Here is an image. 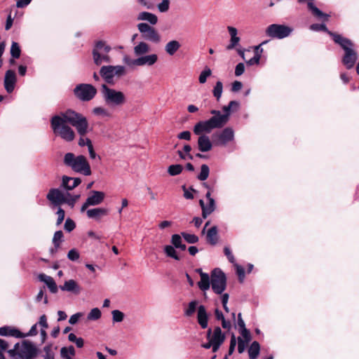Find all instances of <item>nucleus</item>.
<instances>
[{
    "label": "nucleus",
    "mask_w": 359,
    "mask_h": 359,
    "mask_svg": "<svg viewBox=\"0 0 359 359\" xmlns=\"http://www.w3.org/2000/svg\"><path fill=\"white\" fill-rule=\"evenodd\" d=\"M67 123L74 126L81 136H85L88 132V122L81 114L67 110L60 115H55L51 118L50 127L55 135L65 142H72L76 136L74 130Z\"/></svg>",
    "instance_id": "f257e3e1"
},
{
    "label": "nucleus",
    "mask_w": 359,
    "mask_h": 359,
    "mask_svg": "<svg viewBox=\"0 0 359 359\" xmlns=\"http://www.w3.org/2000/svg\"><path fill=\"white\" fill-rule=\"evenodd\" d=\"M238 103L236 101H231L227 106L223 107L224 114L219 111L212 110L211 114L214 116L209 120L197 123L194 132L196 135H201L203 133H209L212 129L222 127L229 120L231 109L236 110Z\"/></svg>",
    "instance_id": "f03ea898"
},
{
    "label": "nucleus",
    "mask_w": 359,
    "mask_h": 359,
    "mask_svg": "<svg viewBox=\"0 0 359 359\" xmlns=\"http://www.w3.org/2000/svg\"><path fill=\"white\" fill-rule=\"evenodd\" d=\"M331 34L334 43L339 44L344 50V54L341 59L342 64L348 69L353 68L358 60V53L354 49L355 44L349 39L345 38L339 34Z\"/></svg>",
    "instance_id": "7ed1b4c3"
},
{
    "label": "nucleus",
    "mask_w": 359,
    "mask_h": 359,
    "mask_svg": "<svg viewBox=\"0 0 359 359\" xmlns=\"http://www.w3.org/2000/svg\"><path fill=\"white\" fill-rule=\"evenodd\" d=\"M64 163L76 172L86 176L91 175L90 165L83 155L75 156L73 153H67L64 156Z\"/></svg>",
    "instance_id": "20e7f679"
},
{
    "label": "nucleus",
    "mask_w": 359,
    "mask_h": 359,
    "mask_svg": "<svg viewBox=\"0 0 359 359\" xmlns=\"http://www.w3.org/2000/svg\"><path fill=\"white\" fill-rule=\"evenodd\" d=\"M11 358H15L18 355L21 359H34L39 353L35 344L29 341H24L21 344L17 343L13 349L8 351Z\"/></svg>",
    "instance_id": "39448f33"
},
{
    "label": "nucleus",
    "mask_w": 359,
    "mask_h": 359,
    "mask_svg": "<svg viewBox=\"0 0 359 359\" xmlns=\"http://www.w3.org/2000/svg\"><path fill=\"white\" fill-rule=\"evenodd\" d=\"M211 288L217 294H222L226 287V277L219 269H215L211 273Z\"/></svg>",
    "instance_id": "423d86ee"
},
{
    "label": "nucleus",
    "mask_w": 359,
    "mask_h": 359,
    "mask_svg": "<svg viewBox=\"0 0 359 359\" xmlns=\"http://www.w3.org/2000/svg\"><path fill=\"white\" fill-rule=\"evenodd\" d=\"M100 74L107 83H114L115 78L118 79L125 74V67L123 66H103Z\"/></svg>",
    "instance_id": "0eeeda50"
},
{
    "label": "nucleus",
    "mask_w": 359,
    "mask_h": 359,
    "mask_svg": "<svg viewBox=\"0 0 359 359\" xmlns=\"http://www.w3.org/2000/svg\"><path fill=\"white\" fill-rule=\"evenodd\" d=\"M293 29L287 25L272 24L266 29V36L274 39H284L290 35Z\"/></svg>",
    "instance_id": "6e6552de"
},
{
    "label": "nucleus",
    "mask_w": 359,
    "mask_h": 359,
    "mask_svg": "<svg viewBox=\"0 0 359 359\" xmlns=\"http://www.w3.org/2000/svg\"><path fill=\"white\" fill-rule=\"evenodd\" d=\"M62 189H50L46 196L47 199L55 206L60 207L62 204H67L68 191H65Z\"/></svg>",
    "instance_id": "1a4fd4ad"
},
{
    "label": "nucleus",
    "mask_w": 359,
    "mask_h": 359,
    "mask_svg": "<svg viewBox=\"0 0 359 359\" xmlns=\"http://www.w3.org/2000/svg\"><path fill=\"white\" fill-rule=\"evenodd\" d=\"M103 98L109 107H116L125 102V95L121 91H102Z\"/></svg>",
    "instance_id": "9d476101"
},
{
    "label": "nucleus",
    "mask_w": 359,
    "mask_h": 359,
    "mask_svg": "<svg viewBox=\"0 0 359 359\" xmlns=\"http://www.w3.org/2000/svg\"><path fill=\"white\" fill-rule=\"evenodd\" d=\"M105 198V194L102 191H92L90 195L88 196L85 203L81 208V212L86 210L89 206H95L101 204Z\"/></svg>",
    "instance_id": "9b49d317"
},
{
    "label": "nucleus",
    "mask_w": 359,
    "mask_h": 359,
    "mask_svg": "<svg viewBox=\"0 0 359 359\" xmlns=\"http://www.w3.org/2000/svg\"><path fill=\"white\" fill-rule=\"evenodd\" d=\"M137 27L144 39L153 41H157V33L154 28L144 22L140 23Z\"/></svg>",
    "instance_id": "f8f14e48"
},
{
    "label": "nucleus",
    "mask_w": 359,
    "mask_h": 359,
    "mask_svg": "<svg viewBox=\"0 0 359 359\" xmlns=\"http://www.w3.org/2000/svg\"><path fill=\"white\" fill-rule=\"evenodd\" d=\"M214 344L213 352H217L225 340V335L219 327H216L210 338Z\"/></svg>",
    "instance_id": "ddd939ff"
},
{
    "label": "nucleus",
    "mask_w": 359,
    "mask_h": 359,
    "mask_svg": "<svg viewBox=\"0 0 359 359\" xmlns=\"http://www.w3.org/2000/svg\"><path fill=\"white\" fill-rule=\"evenodd\" d=\"M314 0H298L299 3H303L304 1L307 2L308 9L311 12L312 15L318 18L321 19L323 21H327L330 15L324 13L319 8H318L313 4Z\"/></svg>",
    "instance_id": "4468645a"
},
{
    "label": "nucleus",
    "mask_w": 359,
    "mask_h": 359,
    "mask_svg": "<svg viewBox=\"0 0 359 359\" xmlns=\"http://www.w3.org/2000/svg\"><path fill=\"white\" fill-rule=\"evenodd\" d=\"M102 48L105 53H108L111 50V48L109 46H106L104 42L102 41H99L95 43V48L93 50V60L97 65H100L102 62V60L101 59V54L99 53V50H102Z\"/></svg>",
    "instance_id": "2eb2a0df"
},
{
    "label": "nucleus",
    "mask_w": 359,
    "mask_h": 359,
    "mask_svg": "<svg viewBox=\"0 0 359 359\" xmlns=\"http://www.w3.org/2000/svg\"><path fill=\"white\" fill-rule=\"evenodd\" d=\"M86 215L89 219L100 221L102 217L107 216L109 214V210L105 208H94L91 209H86Z\"/></svg>",
    "instance_id": "dca6fc26"
},
{
    "label": "nucleus",
    "mask_w": 359,
    "mask_h": 359,
    "mask_svg": "<svg viewBox=\"0 0 359 359\" xmlns=\"http://www.w3.org/2000/svg\"><path fill=\"white\" fill-rule=\"evenodd\" d=\"M81 180L79 177H70L67 176H63L62 179V184L60 187L66 190V191L74 189L76 187Z\"/></svg>",
    "instance_id": "f3484780"
},
{
    "label": "nucleus",
    "mask_w": 359,
    "mask_h": 359,
    "mask_svg": "<svg viewBox=\"0 0 359 359\" xmlns=\"http://www.w3.org/2000/svg\"><path fill=\"white\" fill-rule=\"evenodd\" d=\"M197 320L202 329H205L208 325V315L203 305H200L197 311Z\"/></svg>",
    "instance_id": "a211bd4d"
},
{
    "label": "nucleus",
    "mask_w": 359,
    "mask_h": 359,
    "mask_svg": "<svg viewBox=\"0 0 359 359\" xmlns=\"http://www.w3.org/2000/svg\"><path fill=\"white\" fill-rule=\"evenodd\" d=\"M218 138L219 140V144L225 145L229 142L233 140L234 132L231 128H226L218 135Z\"/></svg>",
    "instance_id": "6ab92c4d"
},
{
    "label": "nucleus",
    "mask_w": 359,
    "mask_h": 359,
    "mask_svg": "<svg viewBox=\"0 0 359 359\" xmlns=\"http://www.w3.org/2000/svg\"><path fill=\"white\" fill-rule=\"evenodd\" d=\"M16 83V74L14 70L6 71L4 78V87L6 90H14Z\"/></svg>",
    "instance_id": "aec40b11"
},
{
    "label": "nucleus",
    "mask_w": 359,
    "mask_h": 359,
    "mask_svg": "<svg viewBox=\"0 0 359 359\" xmlns=\"http://www.w3.org/2000/svg\"><path fill=\"white\" fill-rule=\"evenodd\" d=\"M60 288L62 291L72 292L75 294H79L81 292V287L74 280H66L63 285H60Z\"/></svg>",
    "instance_id": "412c9836"
},
{
    "label": "nucleus",
    "mask_w": 359,
    "mask_h": 359,
    "mask_svg": "<svg viewBox=\"0 0 359 359\" xmlns=\"http://www.w3.org/2000/svg\"><path fill=\"white\" fill-rule=\"evenodd\" d=\"M198 147L200 151L207 152L212 149V144L208 136L202 135L198 139Z\"/></svg>",
    "instance_id": "4be33fe9"
},
{
    "label": "nucleus",
    "mask_w": 359,
    "mask_h": 359,
    "mask_svg": "<svg viewBox=\"0 0 359 359\" xmlns=\"http://www.w3.org/2000/svg\"><path fill=\"white\" fill-rule=\"evenodd\" d=\"M1 336H10L15 338H23V334L20 331L13 327L4 326L0 327Z\"/></svg>",
    "instance_id": "5701e85b"
},
{
    "label": "nucleus",
    "mask_w": 359,
    "mask_h": 359,
    "mask_svg": "<svg viewBox=\"0 0 359 359\" xmlns=\"http://www.w3.org/2000/svg\"><path fill=\"white\" fill-rule=\"evenodd\" d=\"M39 279L40 281L43 282L47 285L49 290L52 293L55 294L57 292V286L54 279L51 276H47L44 273H41L39 276Z\"/></svg>",
    "instance_id": "b1692460"
},
{
    "label": "nucleus",
    "mask_w": 359,
    "mask_h": 359,
    "mask_svg": "<svg viewBox=\"0 0 359 359\" xmlns=\"http://www.w3.org/2000/svg\"><path fill=\"white\" fill-rule=\"evenodd\" d=\"M157 60V55L154 54L151 55H146L140 57L133 60V64L135 65H144L148 64L149 65H153Z\"/></svg>",
    "instance_id": "393cba45"
},
{
    "label": "nucleus",
    "mask_w": 359,
    "mask_h": 359,
    "mask_svg": "<svg viewBox=\"0 0 359 359\" xmlns=\"http://www.w3.org/2000/svg\"><path fill=\"white\" fill-rule=\"evenodd\" d=\"M266 43H267V41H265L262 42L261 44H259V46L255 47V55L253 57H252L249 60L246 61L247 65H258L259 63V61L261 59V53L263 51L262 48L260 49V46Z\"/></svg>",
    "instance_id": "a878e982"
},
{
    "label": "nucleus",
    "mask_w": 359,
    "mask_h": 359,
    "mask_svg": "<svg viewBox=\"0 0 359 359\" xmlns=\"http://www.w3.org/2000/svg\"><path fill=\"white\" fill-rule=\"evenodd\" d=\"M207 241L212 245H215L218 241V231L216 226L209 229L206 234Z\"/></svg>",
    "instance_id": "bb28decb"
},
{
    "label": "nucleus",
    "mask_w": 359,
    "mask_h": 359,
    "mask_svg": "<svg viewBox=\"0 0 359 359\" xmlns=\"http://www.w3.org/2000/svg\"><path fill=\"white\" fill-rule=\"evenodd\" d=\"M198 285L202 291L205 292L209 290L211 285V276L210 277L208 273H202Z\"/></svg>",
    "instance_id": "cd10ccee"
},
{
    "label": "nucleus",
    "mask_w": 359,
    "mask_h": 359,
    "mask_svg": "<svg viewBox=\"0 0 359 359\" xmlns=\"http://www.w3.org/2000/svg\"><path fill=\"white\" fill-rule=\"evenodd\" d=\"M97 91H74L75 96L81 101L87 102L92 100Z\"/></svg>",
    "instance_id": "c85d7f7f"
},
{
    "label": "nucleus",
    "mask_w": 359,
    "mask_h": 359,
    "mask_svg": "<svg viewBox=\"0 0 359 359\" xmlns=\"http://www.w3.org/2000/svg\"><path fill=\"white\" fill-rule=\"evenodd\" d=\"M260 353V345L259 344L255 341H253L249 347L248 349V355L250 359H256Z\"/></svg>",
    "instance_id": "c756f323"
},
{
    "label": "nucleus",
    "mask_w": 359,
    "mask_h": 359,
    "mask_svg": "<svg viewBox=\"0 0 359 359\" xmlns=\"http://www.w3.org/2000/svg\"><path fill=\"white\" fill-rule=\"evenodd\" d=\"M137 19L139 20L148 21L152 25H155L157 22V16L148 12L140 13L138 15Z\"/></svg>",
    "instance_id": "7c9ffc66"
},
{
    "label": "nucleus",
    "mask_w": 359,
    "mask_h": 359,
    "mask_svg": "<svg viewBox=\"0 0 359 359\" xmlns=\"http://www.w3.org/2000/svg\"><path fill=\"white\" fill-rule=\"evenodd\" d=\"M216 208V204L215 199L210 200L208 203L205 205V208H203V212H202V217L203 219L207 218L210 214H212Z\"/></svg>",
    "instance_id": "2f4dec72"
},
{
    "label": "nucleus",
    "mask_w": 359,
    "mask_h": 359,
    "mask_svg": "<svg viewBox=\"0 0 359 359\" xmlns=\"http://www.w3.org/2000/svg\"><path fill=\"white\" fill-rule=\"evenodd\" d=\"M180 44L177 41H169L165 46V51L170 55H173L180 48Z\"/></svg>",
    "instance_id": "473e14b6"
},
{
    "label": "nucleus",
    "mask_w": 359,
    "mask_h": 359,
    "mask_svg": "<svg viewBox=\"0 0 359 359\" xmlns=\"http://www.w3.org/2000/svg\"><path fill=\"white\" fill-rule=\"evenodd\" d=\"M61 355L65 359H72L75 355V350L74 346L62 347L60 350Z\"/></svg>",
    "instance_id": "72a5a7b5"
},
{
    "label": "nucleus",
    "mask_w": 359,
    "mask_h": 359,
    "mask_svg": "<svg viewBox=\"0 0 359 359\" xmlns=\"http://www.w3.org/2000/svg\"><path fill=\"white\" fill-rule=\"evenodd\" d=\"M149 46L144 42H140L134 48L136 55H141L149 52Z\"/></svg>",
    "instance_id": "f704fd0d"
},
{
    "label": "nucleus",
    "mask_w": 359,
    "mask_h": 359,
    "mask_svg": "<svg viewBox=\"0 0 359 359\" xmlns=\"http://www.w3.org/2000/svg\"><path fill=\"white\" fill-rule=\"evenodd\" d=\"M209 174H210V168H209L208 165H207L206 164H203L201 166V172H200L199 175H198L197 178L200 181H205V180L208 179Z\"/></svg>",
    "instance_id": "c9c22d12"
},
{
    "label": "nucleus",
    "mask_w": 359,
    "mask_h": 359,
    "mask_svg": "<svg viewBox=\"0 0 359 359\" xmlns=\"http://www.w3.org/2000/svg\"><path fill=\"white\" fill-rule=\"evenodd\" d=\"M183 170V166L180 164L171 165L168 168V172L171 176L180 175Z\"/></svg>",
    "instance_id": "e433bc0d"
},
{
    "label": "nucleus",
    "mask_w": 359,
    "mask_h": 359,
    "mask_svg": "<svg viewBox=\"0 0 359 359\" xmlns=\"http://www.w3.org/2000/svg\"><path fill=\"white\" fill-rule=\"evenodd\" d=\"M181 236L183 237L186 242L190 244L196 243L199 240L198 237L193 233L182 232Z\"/></svg>",
    "instance_id": "4c0bfd02"
},
{
    "label": "nucleus",
    "mask_w": 359,
    "mask_h": 359,
    "mask_svg": "<svg viewBox=\"0 0 359 359\" xmlns=\"http://www.w3.org/2000/svg\"><path fill=\"white\" fill-rule=\"evenodd\" d=\"M21 50L17 42H13L11 47V55L12 57L18 59L20 57Z\"/></svg>",
    "instance_id": "58836bf2"
},
{
    "label": "nucleus",
    "mask_w": 359,
    "mask_h": 359,
    "mask_svg": "<svg viewBox=\"0 0 359 359\" xmlns=\"http://www.w3.org/2000/svg\"><path fill=\"white\" fill-rule=\"evenodd\" d=\"M198 302L196 300L191 301L189 303L187 309L184 311V315L186 316H191L196 309Z\"/></svg>",
    "instance_id": "ea45409f"
},
{
    "label": "nucleus",
    "mask_w": 359,
    "mask_h": 359,
    "mask_svg": "<svg viewBox=\"0 0 359 359\" xmlns=\"http://www.w3.org/2000/svg\"><path fill=\"white\" fill-rule=\"evenodd\" d=\"M101 311L98 308H94L88 313L87 318L89 320H96L100 318Z\"/></svg>",
    "instance_id": "a19ab883"
},
{
    "label": "nucleus",
    "mask_w": 359,
    "mask_h": 359,
    "mask_svg": "<svg viewBox=\"0 0 359 359\" xmlns=\"http://www.w3.org/2000/svg\"><path fill=\"white\" fill-rule=\"evenodd\" d=\"M63 233L62 231H57L53 238V243L55 248L57 249L60 247V243L62 241Z\"/></svg>",
    "instance_id": "79ce46f5"
},
{
    "label": "nucleus",
    "mask_w": 359,
    "mask_h": 359,
    "mask_svg": "<svg viewBox=\"0 0 359 359\" xmlns=\"http://www.w3.org/2000/svg\"><path fill=\"white\" fill-rule=\"evenodd\" d=\"M113 323H121L124 319V313L119 310H113L111 311Z\"/></svg>",
    "instance_id": "37998d69"
},
{
    "label": "nucleus",
    "mask_w": 359,
    "mask_h": 359,
    "mask_svg": "<svg viewBox=\"0 0 359 359\" xmlns=\"http://www.w3.org/2000/svg\"><path fill=\"white\" fill-rule=\"evenodd\" d=\"M165 254L175 260H180V257L177 254L176 250H175L174 247L172 245H167L165 248Z\"/></svg>",
    "instance_id": "c03bdc74"
},
{
    "label": "nucleus",
    "mask_w": 359,
    "mask_h": 359,
    "mask_svg": "<svg viewBox=\"0 0 359 359\" xmlns=\"http://www.w3.org/2000/svg\"><path fill=\"white\" fill-rule=\"evenodd\" d=\"M310 29L313 31H323V32H327L331 36H332L331 34H334V32L329 31L325 24H317V23L312 24L310 26Z\"/></svg>",
    "instance_id": "a18cd8bd"
},
{
    "label": "nucleus",
    "mask_w": 359,
    "mask_h": 359,
    "mask_svg": "<svg viewBox=\"0 0 359 359\" xmlns=\"http://www.w3.org/2000/svg\"><path fill=\"white\" fill-rule=\"evenodd\" d=\"M79 198H80V194L72 195L68 192L67 193V204L71 208H73Z\"/></svg>",
    "instance_id": "49530a36"
},
{
    "label": "nucleus",
    "mask_w": 359,
    "mask_h": 359,
    "mask_svg": "<svg viewBox=\"0 0 359 359\" xmlns=\"http://www.w3.org/2000/svg\"><path fill=\"white\" fill-rule=\"evenodd\" d=\"M93 112L95 115L102 117L110 116V113L106 109L100 107L94 108Z\"/></svg>",
    "instance_id": "de8ad7c7"
},
{
    "label": "nucleus",
    "mask_w": 359,
    "mask_h": 359,
    "mask_svg": "<svg viewBox=\"0 0 359 359\" xmlns=\"http://www.w3.org/2000/svg\"><path fill=\"white\" fill-rule=\"evenodd\" d=\"M211 69L210 68H205L199 75L198 81L201 83H204L207 78L211 75Z\"/></svg>",
    "instance_id": "09e8293b"
},
{
    "label": "nucleus",
    "mask_w": 359,
    "mask_h": 359,
    "mask_svg": "<svg viewBox=\"0 0 359 359\" xmlns=\"http://www.w3.org/2000/svg\"><path fill=\"white\" fill-rule=\"evenodd\" d=\"M224 253L225 256L227 257L229 262H231L233 264L236 263L235 257H234L229 247H228V246L224 247Z\"/></svg>",
    "instance_id": "8fccbe9b"
},
{
    "label": "nucleus",
    "mask_w": 359,
    "mask_h": 359,
    "mask_svg": "<svg viewBox=\"0 0 359 359\" xmlns=\"http://www.w3.org/2000/svg\"><path fill=\"white\" fill-rule=\"evenodd\" d=\"M233 265L236 269V273L238 276L239 280L242 282L245 278V270L243 266L238 264L236 262L233 264Z\"/></svg>",
    "instance_id": "3c124183"
},
{
    "label": "nucleus",
    "mask_w": 359,
    "mask_h": 359,
    "mask_svg": "<svg viewBox=\"0 0 359 359\" xmlns=\"http://www.w3.org/2000/svg\"><path fill=\"white\" fill-rule=\"evenodd\" d=\"M76 226L75 222L70 218H67L65 221L64 229L68 232H71Z\"/></svg>",
    "instance_id": "603ef678"
},
{
    "label": "nucleus",
    "mask_w": 359,
    "mask_h": 359,
    "mask_svg": "<svg viewBox=\"0 0 359 359\" xmlns=\"http://www.w3.org/2000/svg\"><path fill=\"white\" fill-rule=\"evenodd\" d=\"M56 214L57 215L56 225L59 226L62 224V222H63V220L65 219V210L63 209H62L60 206L57 209Z\"/></svg>",
    "instance_id": "864d4df0"
},
{
    "label": "nucleus",
    "mask_w": 359,
    "mask_h": 359,
    "mask_svg": "<svg viewBox=\"0 0 359 359\" xmlns=\"http://www.w3.org/2000/svg\"><path fill=\"white\" fill-rule=\"evenodd\" d=\"M67 257L71 261H76L79 258V253L76 249H72L68 252Z\"/></svg>",
    "instance_id": "5fc2aeb1"
},
{
    "label": "nucleus",
    "mask_w": 359,
    "mask_h": 359,
    "mask_svg": "<svg viewBox=\"0 0 359 359\" xmlns=\"http://www.w3.org/2000/svg\"><path fill=\"white\" fill-rule=\"evenodd\" d=\"M8 344L4 339H0V359H6L4 352L7 350Z\"/></svg>",
    "instance_id": "6e6d98bb"
},
{
    "label": "nucleus",
    "mask_w": 359,
    "mask_h": 359,
    "mask_svg": "<svg viewBox=\"0 0 359 359\" xmlns=\"http://www.w3.org/2000/svg\"><path fill=\"white\" fill-rule=\"evenodd\" d=\"M248 344V343L245 342L241 337H238V351L239 353H242L245 351Z\"/></svg>",
    "instance_id": "4d7b16f0"
},
{
    "label": "nucleus",
    "mask_w": 359,
    "mask_h": 359,
    "mask_svg": "<svg viewBox=\"0 0 359 359\" xmlns=\"http://www.w3.org/2000/svg\"><path fill=\"white\" fill-rule=\"evenodd\" d=\"M240 334L241 335V337L244 340L245 342L249 343L251 341V334L248 329L240 330Z\"/></svg>",
    "instance_id": "13d9d810"
},
{
    "label": "nucleus",
    "mask_w": 359,
    "mask_h": 359,
    "mask_svg": "<svg viewBox=\"0 0 359 359\" xmlns=\"http://www.w3.org/2000/svg\"><path fill=\"white\" fill-rule=\"evenodd\" d=\"M169 0H163L161 3L158 4V11L166 12L169 9Z\"/></svg>",
    "instance_id": "bf43d9fd"
},
{
    "label": "nucleus",
    "mask_w": 359,
    "mask_h": 359,
    "mask_svg": "<svg viewBox=\"0 0 359 359\" xmlns=\"http://www.w3.org/2000/svg\"><path fill=\"white\" fill-rule=\"evenodd\" d=\"M171 243L175 248H177L182 242L181 236L179 234H174L172 236Z\"/></svg>",
    "instance_id": "052dcab7"
},
{
    "label": "nucleus",
    "mask_w": 359,
    "mask_h": 359,
    "mask_svg": "<svg viewBox=\"0 0 359 359\" xmlns=\"http://www.w3.org/2000/svg\"><path fill=\"white\" fill-rule=\"evenodd\" d=\"M43 351L46 353V355H44V359H55L54 353L52 351L50 346H46L43 348Z\"/></svg>",
    "instance_id": "680f3d73"
},
{
    "label": "nucleus",
    "mask_w": 359,
    "mask_h": 359,
    "mask_svg": "<svg viewBox=\"0 0 359 359\" xmlns=\"http://www.w3.org/2000/svg\"><path fill=\"white\" fill-rule=\"evenodd\" d=\"M79 145L81 147L87 146L88 148L90 147V145H93L91 140L88 137H84V136H81L79 141Z\"/></svg>",
    "instance_id": "e2e57ef3"
},
{
    "label": "nucleus",
    "mask_w": 359,
    "mask_h": 359,
    "mask_svg": "<svg viewBox=\"0 0 359 359\" xmlns=\"http://www.w3.org/2000/svg\"><path fill=\"white\" fill-rule=\"evenodd\" d=\"M236 346V338L235 335L233 334L231 337L230 346H229V355H231L233 353Z\"/></svg>",
    "instance_id": "0e129e2a"
},
{
    "label": "nucleus",
    "mask_w": 359,
    "mask_h": 359,
    "mask_svg": "<svg viewBox=\"0 0 359 359\" xmlns=\"http://www.w3.org/2000/svg\"><path fill=\"white\" fill-rule=\"evenodd\" d=\"M74 90H96L91 84L81 83L77 85Z\"/></svg>",
    "instance_id": "69168bd1"
},
{
    "label": "nucleus",
    "mask_w": 359,
    "mask_h": 359,
    "mask_svg": "<svg viewBox=\"0 0 359 359\" xmlns=\"http://www.w3.org/2000/svg\"><path fill=\"white\" fill-rule=\"evenodd\" d=\"M245 71V65L243 63H238L235 68V75L238 76L243 74Z\"/></svg>",
    "instance_id": "338daca9"
},
{
    "label": "nucleus",
    "mask_w": 359,
    "mask_h": 359,
    "mask_svg": "<svg viewBox=\"0 0 359 359\" xmlns=\"http://www.w3.org/2000/svg\"><path fill=\"white\" fill-rule=\"evenodd\" d=\"M37 324H39L42 327L41 329L48 328V325L46 315H42L40 316L39 323Z\"/></svg>",
    "instance_id": "774afa93"
}]
</instances>
